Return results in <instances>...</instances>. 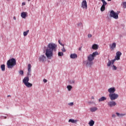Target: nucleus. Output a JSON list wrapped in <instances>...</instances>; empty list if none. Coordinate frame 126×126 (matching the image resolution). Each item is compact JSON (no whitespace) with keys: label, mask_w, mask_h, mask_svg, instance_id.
Wrapping results in <instances>:
<instances>
[{"label":"nucleus","mask_w":126,"mask_h":126,"mask_svg":"<svg viewBox=\"0 0 126 126\" xmlns=\"http://www.w3.org/2000/svg\"><path fill=\"white\" fill-rule=\"evenodd\" d=\"M58 45L54 43H49L47 48L46 49L45 56L47 59L51 60L53 55V52H57V48Z\"/></svg>","instance_id":"obj_1"},{"label":"nucleus","mask_w":126,"mask_h":126,"mask_svg":"<svg viewBox=\"0 0 126 126\" xmlns=\"http://www.w3.org/2000/svg\"><path fill=\"white\" fill-rule=\"evenodd\" d=\"M16 65V60L14 58L9 59L7 62V66L8 68H12L14 65Z\"/></svg>","instance_id":"obj_2"},{"label":"nucleus","mask_w":126,"mask_h":126,"mask_svg":"<svg viewBox=\"0 0 126 126\" xmlns=\"http://www.w3.org/2000/svg\"><path fill=\"white\" fill-rule=\"evenodd\" d=\"M23 83H24V84H25V85L26 86V87H28V88H30V87H32L33 85V84L29 82V77H25L23 79Z\"/></svg>","instance_id":"obj_3"},{"label":"nucleus","mask_w":126,"mask_h":126,"mask_svg":"<svg viewBox=\"0 0 126 126\" xmlns=\"http://www.w3.org/2000/svg\"><path fill=\"white\" fill-rule=\"evenodd\" d=\"M109 97L111 101H114V100H116L119 98V94L116 93L109 94Z\"/></svg>","instance_id":"obj_4"},{"label":"nucleus","mask_w":126,"mask_h":126,"mask_svg":"<svg viewBox=\"0 0 126 126\" xmlns=\"http://www.w3.org/2000/svg\"><path fill=\"white\" fill-rule=\"evenodd\" d=\"M110 17H113L114 19H118L119 18V13H116L114 10H111L110 13Z\"/></svg>","instance_id":"obj_5"},{"label":"nucleus","mask_w":126,"mask_h":126,"mask_svg":"<svg viewBox=\"0 0 126 126\" xmlns=\"http://www.w3.org/2000/svg\"><path fill=\"white\" fill-rule=\"evenodd\" d=\"M107 105L110 108H113V107L117 106V102L114 100H111L107 102Z\"/></svg>","instance_id":"obj_6"},{"label":"nucleus","mask_w":126,"mask_h":126,"mask_svg":"<svg viewBox=\"0 0 126 126\" xmlns=\"http://www.w3.org/2000/svg\"><path fill=\"white\" fill-rule=\"evenodd\" d=\"M84 64H86L87 66L91 67L93 64V62L89 60L84 61Z\"/></svg>","instance_id":"obj_7"},{"label":"nucleus","mask_w":126,"mask_h":126,"mask_svg":"<svg viewBox=\"0 0 126 126\" xmlns=\"http://www.w3.org/2000/svg\"><path fill=\"white\" fill-rule=\"evenodd\" d=\"M39 61L41 63H44L47 61V58H46L45 55H41L39 58Z\"/></svg>","instance_id":"obj_8"},{"label":"nucleus","mask_w":126,"mask_h":126,"mask_svg":"<svg viewBox=\"0 0 126 126\" xmlns=\"http://www.w3.org/2000/svg\"><path fill=\"white\" fill-rule=\"evenodd\" d=\"M28 70L27 76L26 77H30L31 76V64H29L28 66Z\"/></svg>","instance_id":"obj_9"},{"label":"nucleus","mask_w":126,"mask_h":126,"mask_svg":"<svg viewBox=\"0 0 126 126\" xmlns=\"http://www.w3.org/2000/svg\"><path fill=\"white\" fill-rule=\"evenodd\" d=\"M82 7L85 8V9H87V2L86 0H83L82 1Z\"/></svg>","instance_id":"obj_10"},{"label":"nucleus","mask_w":126,"mask_h":126,"mask_svg":"<svg viewBox=\"0 0 126 126\" xmlns=\"http://www.w3.org/2000/svg\"><path fill=\"white\" fill-rule=\"evenodd\" d=\"M117 46V43L114 42L112 44H110L109 45L110 49L111 51H114L115 49H116V47Z\"/></svg>","instance_id":"obj_11"},{"label":"nucleus","mask_w":126,"mask_h":126,"mask_svg":"<svg viewBox=\"0 0 126 126\" xmlns=\"http://www.w3.org/2000/svg\"><path fill=\"white\" fill-rule=\"evenodd\" d=\"M108 91L110 94H113L115 93V92L116 91V89L115 87H112L108 89Z\"/></svg>","instance_id":"obj_12"},{"label":"nucleus","mask_w":126,"mask_h":126,"mask_svg":"<svg viewBox=\"0 0 126 126\" xmlns=\"http://www.w3.org/2000/svg\"><path fill=\"white\" fill-rule=\"evenodd\" d=\"M121 57L120 56L116 55V56L115 57V59L112 60V64H114L116 61H119Z\"/></svg>","instance_id":"obj_13"},{"label":"nucleus","mask_w":126,"mask_h":126,"mask_svg":"<svg viewBox=\"0 0 126 126\" xmlns=\"http://www.w3.org/2000/svg\"><path fill=\"white\" fill-rule=\"evenodd\" d=\"M21 16L22 17V18H26L27 17V12H22L21 14Z\"/></svg>","instance_id":"obj_14"},{"label":"nucleus","mask_w":126,"mask_h":126,"mask_svg":"<svg viewBox=\"0 0 126 126\" xmlns=\"http://www.w3.org/2000/svg\"><path fill=\"white\" fill-rule=\"evenodd\" d=\"M70 59H76L77 58V54L74 53L71 54L70 55Z\"/></svg>","instance_id":"obj_15"},{"label":"nucleus","mask_w":126,"mask_h":126,"mask_svg":"<svg viewBox=\"0 0 126 126\" xmlns=\"http://www.w3.org/2000/svg\"><path fill=\"white\" fill-rule=\"evenodd\" d=\"M88 61H90L91 62H92L93 61H94V58L92 56V54H90L88 57Z\"/></svg>","instance_id":"obj_16"},{"label":"nucleus","mask_w":126,"mask_h":126,"mask_svg":"<svg viewBox=\"0 0 126 126\" xmlns=\"http://www.w3.org/2000/svg\"><path fill=\"white\" fill-rule=\"evenodd\" d=\"M78 120H74V119H70L68 120V123H72V124H76L77 123Z\"/></svg>","instance_id":"obj_17"},{"label":"nucleus","mask_w":126,"mask_h":126,"mask_svg":"<svg viewBox=\"0 0 126 126\" xmlns=\"http://www.w3.org/2000/svg\"><path fill=\"white\" fill-rule=\"evenodd\" d=\"M105 100H107V98L105 96H102L99 99H98V101L103 102V101H105Z\"/></svg>","instance_id":"obj_18"},{"label":"nucleus","mask_w":126,"mask_h":126,"mask_svg":"<svg viewBox=\"0 0 126 126\" xmlns=\"http://www.w3.org/2000/svg\"><path fill=\"white\" fill-rule=\"evenodd\" d=\"M98 45L94 44V45H93L92 46V49L93 50H97L98 49Z\"/></svg>","instance_id":"obj_19"},{"label":"nucleus","mask_w":126,"mask_h":126,"mask_svg":"<svg viewBox=\"0 0 126 126\" xmlns=\"http://www.w3.org/2000/svg\"><path fill=\"white\" fill-rule=\"evenodd\" d=\"M97 110H98V108H97V107H92L90 108V111L92 112H96Z\"/></svg>","instance_id":"obj_20"},{"label":"nucleus","mask_w":126,"mask_h":126,"mask_svg":"<svg viewBox=\"0 0 126 126\" xmlns=\"http://www.w3.org/2000/svg\"><path fill=\"white\" fill-rule=\"evenodd\" d=\"M94 124H95V122L93 120H91L89 123V125L90 126H94Z\"/></svg>","instance_id":"obj_21"},{"label":"nucleus","mask_w":126,"mask_h":126,"mask_svg":"<svg viewBox=\"0 0 126 126\" xmlns=\"http://www.w3.org/2000/svg\"><path fill=\"white\" fill-rule=\"evenodd\" d=\"M0 68L2 71H4V70H5V65H4V64L1 65Z\"/></svg>","instance_id":"obj_22"},{"label":"nucleus","mask_w":126,"mask_h":126,"mask_svg":"<svg viewBox=\"0 0 126 126\" xmlns=\"http://www.w3.org/2000/svg\"><path fill=\"white\" fill-rule=\"evenodd\" d=\"M111 64H112V60H110L108 59V62L107 63V66H111Z\"/></svg>","instance_id":"obj_23"},{"label":"nucleus","mask_w":126,"mask_h":126,"mask_svg":"<svg viewBox=\"0 0 126 126\" xmlns=\"http://www.w3.org/2000/svg\"><path fill=\"white\" fill-rule=\"evenodd\" d=\"M97 55H98V52L95 51L92 54V56L94 58V57H96Z\"/></svg>","instance_id":"obj_24"},{"label":"nucleus","mask_w":126,"mask_h":126,"mask_svg":"<svg viewBox=\"0 0 126 126\" xmlns=\"http://www.w3.org/2000/svg\"><path fill=\"white\" fill-rule=\"evenodd\" d=\"M67 89H68V91H70L71 90V89H72V86H71L70 85H68L67 86Z\"/></svg>","instance_id":"obj_25"},{"label":"nucleus","mask_w":126,"mask_h":126,"mask_svg":"<svg viewBox=\"0 0 126 126\" xmlns=\"http://www.w3.org/2000/svg\"><path fill=\"white\" fill-rule=\"evenodd\" d=\"M105 5H102L100 8L101 11H104L105 10Z\"/></svg>","instance_id":"obj_26"},{"label":"nucleus","mask_w":126,"mask_h":126,"mask_svg":"<svg viewBox=\"0 0 126 126\" xmlns=\"http://www.w3.org/2000/svg\"><path fill=\"white\" fill-rule=\"evenodd\" d=\"M77 26L80 28L83 27V24H82V23L80 22L77 24Z\"/></svg>","instance_id":"obj_27"},{"label":"nucleus","mask_w":126,"mask_h":126,"mask_svg":"<svg viewBox=\"0 0 126 126\" xmlns=\"http://www.w3.org/2000/svg\"><path fill=\"white\" fill-rule=\"evenodd\" d=\"M116 56H118L119 57H120L122 56V52L120 51H118L116 53Z\"/></svg>","instance_id":"obj_28"},{"label":"nucleus","mask_w":126,"mask_h":126,"mask_svg":"<svg viewBox=\"0 0 126 126\" xmlns=\"http://www.w3.org/2000/svg\"><path fill=\"white\" fill-rule=\"evenodd\" d=\"M58 56H59V57H63V53L59 52L58 53Z\"/></svg>","instance_id":"obj_29"},{"label":"nucleus","mask_w":126,"mask_h":126,"mask_svg":"<svg viewBox=\"0 0 126 126\" xmlns=\"http://www.w3.org/2000/svg\"><path fill=\"white\" fill-rule=\"evenodd\" d=\"M101 1H102V5H107V2L106 1H105V0H101Z\"/></svg>","instance_id":"obj_30"},{"label":"nucleus","mask_w":126,"mask_h":126,"mask_svg":"<svg viewBox=\"0 0 126 126\" xmlns=\"http://www.w3.org/2000/svg\"><path fill=\"white\" fill-rule=\"evenodd\" d=\"M19 73L21 74V75H23V74H24V71H23V70H20L19 71Z\"/></svg>","instance_id":"obj_31"},{"label":"nucleus","mask_w":126,"mask_h":126,"mask_svg":"<svg viewBox=\"0 0 126 126\" xmlns=\"http://www.w3.org/2000/svg\"><path fill=\"white\" fill-rule=\"evenodd\" d=\"M62 52H63V53H64V52L66 51V50H65V48H64V46H63V48L62 49Z\"/></svg>","instance_id":"obj_32"},{"label":"nucleus","mask_w":126,"mask_h":126,"mask_svg":"<svg viewBox=\"0 0 126 126\" xmlns=\"http://www.w3.org/2000/svg\"><path fill=\"white\" fill-rule=\"evenodd\" d=\"M58 42L60 44V45H61V46H64L62 42H61V40H58Z\"/></svg>","instance_id":"obj_33"},{"label":"nucleus","mask_w":126,"mask_h":126,"mask_svg":"<svg viewBox=\"0 0 126 126\" xmlns=\"http://www.w3.org/2000/svg\"><path fill=\"white\" fill-rule=\"evenodd\" d=\"M28 35V32H24V36H27Z\"/></svg>","instance_id":"obj_34"},{"label":"nucleus","mask_w":126,"mask_h":126,"mask_svg":"<svg viewBox=\"0 0 126 126\" xmlns=\"http://www.w3.org/2000/svg\"><path fill=\"white\" fill-rule=\"evenodd\" d=\"M113 69L114 70H117V66H116L115 65H113Z\"/></svg>","instance_id":"obj_35"},{"label":"nucleus","mask_w":126,"mask_h":126,"mask_svg":"<svg viewBox=\"0 0 126 126\" xmlns=\"http://www.w3.org/2000/svg\"><path fill=\"white\" fill-rule=\"evenodd\" d=\"M68 105H69V106H72L73 105H74V103L73 102H70L68 104Z\"/></svg>","instance_id":"obj_36"},{"label":"nucleus","mask_w":126,"mask_h":126,"mask_svg":"<svg viewBox=\"0 0 126 126\" xmlns=\"http://www.w3.org/2000/svg\"><path fill=\"white\" fill-rule=\"evenodd\" d=\"M74 82H75L74 80H71L70 81V83L71 84H74Z\"/></svg>","instance_id":"obj_37"},{"label":"nucleus","mask_w":126,"mask_h":126,"mask_svg":"<svg viewBox=\"0 0 126 126\" xmlns=\"http://www.w3.org/2000/svg\"><path fill=\"white\" fill-rule=\"evenodd\" d=\"M123 5H124V7H125L126 8V2H123Z\"/></svg>","instance_id":"obj_38"},{"label":"nucleus","mask_w":126,"mask_h":126,"mask_svg":"<svg viewBox=\"0 0 126 126\" xmlns=\"http://www.w3.org/2000/svg\"><path fill=\"white\" fill-rule=\"evenodd\" d=\"M43 82H44V83H47V82L48 81V80H47L45 79H44L43 80Z\"/></svg>","instance_id":"obj_39"},{"label":"nucleus","mask_w":126,"mask_h":126,"mask_svg":"<svg viewBox=\"0 0 126 126\" xmlns=\"http://www.w3.org/2000/svg\"><path fill=\"white\" fill-rule=\"evenodd\" d=\"M116 115L118 116V117H120L121 114H120V113L119 112H116Z\"/></svg>","instance_id":"obj_40"},{"label":"nucleus","mask_w":126,"mask_h":126,"mask_svg":"<svg viewBox=\"0 0 126 126\" xmlns=\"http://www.w3.org/2000/svg\"><path fill=\"white\" fill-rule=\"evenodd\" d=\"M88 38H91L92 37V34H89L88 35Z\"/></svg>","instance_id":"obj_41"},{"label":"nucleus","mask_w":126,"mask_h":126,"mask_svg":"<svg viewBox=\"0 0 126 126\" xmlns=\"http://www.w3.org/2000/svg\"><path fill=\"white\" fill-rule=\"evenodd\" d=\"M126 114H120V115L119 117H124V116H125Z\"/></svg>","instance_id":"obj_42"},{"label":"nucleus","mask_w":126,"mask_h":126,"mask_svg":"<svg viewBox=\"0 0 126 126\" xmlns=\"http://www.w3.org/2000/svg\"><path fill=\"white\" fill-rule=\"evenodd\" d=\"M112 118H116V115L113 114L112 115Z\"/></svg>","instance_id":"obj_43"},{"label":"nucleus","mask_w":126,"mask_h":126,"mask_svg":"<svg viewBox=\"0 0 126 126\" xmlns=\"http://www.w3.org/2000/svg\"><path fill=\"white\" fill-rule=\"evenodd\" d=\"M94 102H91V101H89V104H93Z\"/></svg>","instance_id":"obj_44"},{"label":"nucleus","mask_w":126,"mask_h":126,"mask_svg":"<svg viewBox=\"0 0 126 126\" xmlns=\"http://www.w3.org/2000/svg\"><path fill=\"white\" fill-rule=\"evenodd\" d=\"M13 19L14 20H16V17H15V16L13 17Z\"/></svg>","instance_id":"obj_45"},{"label":"nucleus","mask_w":126,"mask_h":126,"mask_svg":"<svg viewBox=\"0 0 126 126\" xmlns=\"http://www.w3.org/2000/svg\"><path fill=\"white\" fill-rule=\"evenodd\" d=\"M1 118H4V119H6V116H2Z\"/></svg>","instance_id":"obj_46"},{"label":"nucleus","mask_w":126,"mask_h":126,"mask_svg":"<svg viewBox=\"0 0 126 126\" xmlns=\"http://www.w3.org/2000/svg\"><path fill=\"white\" fill-rule=\"evenodd\" d=\"M91 99H94V96H92Z\"/></svg>","instance_id":"obj_47"},{"label":"nucleus","mask_w":126,"mask_h":126,"mask_svg":"<svg viewBox=\"0 0 126 126\" xmlns=\"http://www.w3.org/2000/svg\"><path fill=\"white\" fill-rule=\"evenodd\" d=\"M22 5H25V3H22Z\"/></svg>","instance_id":"obj_48"},{"label":"nucleus","mask_w":126,"mask_h":126,"mask_svg":"<svg viewBox=\"0 0 126 126\" xmlns=\"http://www.w3.org/2000/svg\"><path fill=\"white\" fill-rule=\"evenodd\" d=\"M79 51H81V48H79Z\"/></svg>","instance_id":"obj_49"},{"label":"nucleus","mask_w":126,"mask_h":126,"mask_svg":"<svg viewBox=\"0 0 126 126\" xmlns=\"http://www.w3.org/2000/svg\"><path fill=\"white\" fill-rule=\"evenodd\" d=\"M7 97H11V95H8Z\"/></svg>","instance_id":"obj_50"},{"label":"nucleus","mask_w":126,"mask_h":126,"mask_svg":"<svg viewBox=\"0 0 126 126\" xmlns=\"http://www.w3.org/2000/svg\"><path fill=\"white\" fill-rule=\"evenodd\" d=\"M108 1H111L112 0H107Z\"/></svg>","instance_id":"obj_51"},{"label":"nucleus","mask_w":126,"mask_h":126,"mask_svg":"<svg viewBox=\"0 0 126 126\" xmlns=\"http://www.w3.org/2000/svg\"><path fill=\"white\" fill-rule=\"evenodd\" d=\"M26 32H29V30L27 31Z\"/></svg>","instance_id":"obj_52"},{"label":"nucleus","mask_w":126,"mask_h":126,"mask_svg":"<svg viewBox=\"0 0 126 126\" xmlns=\"http://www.w3.org/2000/svg\"><path fill=\"white\" fill-rule=\"evenodd\" d=\"M28 0V1H30V0Z\"/></svg>","instance_id":"obj_53"}]
</instances>
